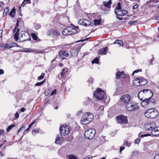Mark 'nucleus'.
I'll return each instance as SVG.
<instances>
[{
	"instance_id": "1",
	"label": "nucleus",
	"mask_w": 159,
	"mask_h": 159,
	"mask_svg": "<svg viewBox=\"0 0 159 159\" xmlns=\"http://www.w3.org/2000/svg\"><path fill=\"white\" fill-rule=\"evenodd\" d=\"M158 114V111L155 108H150L145 111V116L147 118L153 119L156 118Z\"/></svg>"
},
{
	"instance_id": "2",
	"label": "nucleus",
	"mask_w": 159,
	"mask_h": 159,
	"mask_svg": "<svg viewBox=\"0 0 159 159\" xmlns=\"http://www.w3.org/2000/svg\"><path fill=\"white\" fill-rule=\"evenodd\" d=\"M93 114L87 112L84 114L81 118V122L83 124H87L92 121L93 119Z\"/></svg>"
},
{
	"instance_id": "3",
	"label": "nucleus",
	"mask_w": 159,
	"mask_h": 159,
	"mask_svg": "<svg viewBox=\"0 0 159 159\" xmlns=\"http://www.w3.org/2000/svg\"><path fill=\"white\" fill-rule=\"evenodd\" d=\"M155 101L154 99H149L146 98L143 100L141 102L142 106L144 108L153 106L155 104Z\"/></svg>"
},
{
	"instance_id": "4",
	"label": "nucleus",
	"mask_w": 159,
	"mask_h": 159,
	"mask_svg": "<svg viewBox=\"0 0 159 159\" xmlns=\"http://www.w3.org/2000/svg\"><path fill=\"white\" fill-rule=\"evenodd\" d=\"M138 103L135 102H129L126 105V108L129 111H133L139 109Z\"/></svg>"
},
{
	"instance_id": "5",
	"label": "nucleus",
	"mask_w": 159,
	"mask_h": 159,
	"mask_svg": "<svg viewBox=\"0 0 159 159\" xmlns=\"http://www.w3.org/2000/svg\"><path fill=\"white\" fill-rule=\"evenodd\" d=\"M77 31L74 27H68L64 29L62 34L64 35H70L76 33Z\"/></svg>"
},
{
	"instance_id": "6",
	"label": "nucleus",
	"mask_w": 159,
	"mask_h": 159,
	"mask_svg": "<svg viewBox=\"0 0 159 159\" xmlns=\"http://www.w3.org/2000/svg\"><path fill=\"white\" fill-rule=\"evenodd\" d=\"M93 95L97 99L102 100L104 98L105 93L101 89H98L94 92Z\"/></svg>"
},
{
	"instance_id": "7",
	"label": "nucleus",
	"mask_w": 159,
	"mask_h": 159,
	"mask_svg": "<svg viewBox=\"0 0 159 159\" xmlns=\"http://www.w3.org/2000/svg\"><path fill=\"white\" fill-rule=\"evenodd\" d=\"M95 133L96 131L95 129H89L85 132L84 136L86 139H91L93 138Z\"/></svg>"
},
{
	"instance_id": "8",
	"label": "nucleus",
	"mask_w": 159,
	"mask_h": 159,
	"mask_svg": "<svg viewBox=\"0 0 159 159\" xmlns=\"http://www.w3.org/2000/svg\"><path fill=\"white\" fill-rule=\"evenodd\" d=\"M143 93H145L147 96H148V98L152 99L151 98L153 95L152 91L150 89H145L140 91L138 94V97L140 100H142V98H140V95Z\"/></svg>"
},
{
	"instance_id": "9",
	"label": "nucleus",
	"mask_w": 159,
	"mask_h": 159,
	"mask_svg": "<svg viewBox=\"0 0 159 159\" xmlns=\"http://www.w3.org/2000/svg\"><path fill=\"white\" fill-rule=\"evenodd\" d=\"M30 36L28 33L24 31L21 32V36L19 38V40L20 42L26 41L30 38Z\"/></svg>"
},
{
	"instance_id": "10",
	"label": "nucleus",
	"mask_w": 159,
	"mask_h": 159,
	"mask_svg": "<svg viewBox=\"0 0 159 159\" xmlns=\"http://www.w3.org/2000/svg\"><path fill=\"white\" fill-rule=\"evenodd\" d=\"M60 130L61 135L65 136L70 132V128L67 125H63L60 127Z\"/></svg>"
},
{
	"instance_id": "11",
	"label": "nucleus",
	"mask_w": 159,
	"mask_h": 159,
	"mask_svg": "<svg viewBox=\"0 0 159 159\" xmlns=\"http://www.w3.org/2000/svg\"><path fill=\"white\" fill-rule=\"evenodd\" d=\"M156 125L154 122H149L146 124L144 125V128L146 130L149 131H152L154 128L156 127Z\"/></svg>"
},
{
	"instance_id": "12",
	"label": "nucleus",
	"mask_w": 159,
	"mask_h": 159,
	"mask_svg": "<svg viewBox=\"0 0 159 159\" xmlns=\"http://www.w3.org/2000/svg\"><path fill=\"white\" fill-rule=\"evenodd\" d=\"M79 24L85 26H93V23L91 21L86 19H80L78 22Z\"/></svg>"
},
{
	"instance_id": "13",
	"label": "nucleus",
	"mask_w": 159,
	"mask_h": 159,
	"mask_svg": "<svg viewBox=\"0 0 159 159\" xmlns=\"http://www.w3.org/2000/svg\"><path fill=\"white\" fill-rule=\"evenodd\" d=\"M118 122L120 124H126L127 122V118L126 116L123 115L117 116V117Z\"/></svg>"
},
{
	"instance_id": "14",
	"label": "nucleus",
	"mask_w": 159,
	"mask_h": 159,
	"mask_svg": "<svg viewBox=\"0 0 159 159\" xmlns=\"http://www.w3.org/2000/svg\"><path fill=\"white\" fill-rule=\"evenodd\" d=\"M131 96L129 94L124 95L120 98V100L122 103L126 104L129 103L131 99Z\"/></svg>"
},
{
	"instance_id": "15",
	"label": "nucleus",
	"mask_w": 159,
	"mask_h": 159,
	"mask_svg": "<svg viewBox=\"0 0 159 159\" xmlns=\"http://www.w3.org/2000/svg\"><path fill=\"white\" fill-rule=\"evenodd\" d=\"M58 54L63 59H65L66 57H68L69 55V53L68 52L64 50L59 52Z\"/></svg>"
},
{
	"instance_id": "16",
	"label": "nucleus",
	"mask_w": 159,
	"mask_h": 159,
	"mask_svg": "<svg viewBox=\"0 0 159 159\" xmlns=\"http://www.w3.org/2000/svg\"><path fill=\"white\" fill-rule=\"evenodd\" d=\"M115 13L116 15L117 16H122L128 13V11L125 10H121L119 11H117L115 10Z\"/></svg>"
},
{
	"instance_id": "17",
	"label": "nucleus",
	"mask_w": 159,
	"mask_h": 159,
	"mask_svg": "<svg viewBox=\"0 0 159 159\" xmlns=\"http://www.w3.org/2000/svg\"><path fill=\"white\" fill-rule=\"evenodd\" d=\"M151 133L152 135L155 136H159V129L156 126L153 130H152Z\"/></svg>"
},
{
	"instance_id": "18",
	"label": "nucleus",
	"mask_w": 159,
	"mask_h": 159,
	"mask_svg": "<svg viewBox=\"0 0 159 159\" xmlns=\"http://www.w3.org/2000/svg\"><path fill=\"white\" fill-rule=\"evenodd\" d=\"M108 50V48L107 47H106L104 48L100 49L98 52V54L100 55H104L106 54Z\"/></svg>"
},
{
	"instance_id": "19",
	"label": "nucleus",
	"mask_w": 159,
	"mask_h": 159,
	"mask_svg": "<svg viewBox=\"0 0 159 159\" xmlns=\"http://www.w3.org/2000/svg\"><path fill=\"white\" fill-rule=\"evenodd\" d=\"M62 135L60 134L57 135L55 142L56 143L60 144L61 143L62 141Z\"/></svg>"
},
{
	"instance_id": "20",
	"label": "nucleus",
	"mask_w": 159,
	"mask_h": 159,
	"mask_svg": "<svg viewBox=\"0 0 159 159\" xmlns=\"http://www.w3.org/2000/svg\"><path fill=\"white\" fill-rule=\"evenodd\" d=\"M78 52L79 49L77 48L73 49L71 51V55L74 57L77 56Z\"/></svg>"
},
{
	"instance_id": "21",
	"label": "nucleus",
	"mask_w": 159,
	"mask_h": 159,
	"mask_svg": "<svg viewBox=\"0 0 159 159\" xmlns=\"http://www.w3.org/2000/svg\"><path fill=\"white\" fill-rule=\"evenodd\" d=\"M121 77L122 78H125V76L123 72L118 71L116 75V78L117 79H119Z\"/></svg>"
},
{
	"instance_id": "22",
	"label": "nucleus",
	"mask_w": 159,
	"mask_h": 159,
	"mask_svg": "<svg viewBox=\"0 0 159 159\" xmlns=\"http://www.w3.org/2000/svg\"><path fill=\"white\" fill-rule=\"evenodd\" d=\"M15 43H6L4 44V47L5 48H10L13 47H15Z\"/></svg>"
},
{
	"instance_id": "23",
	"label": "nucleus",
	"mask_w": 159,
	"mask_h": 159,
	"mask_svg": "<svg viewBox=\"0 0 159 159\" xmlns=\"http://www.w3.org/2000/svg\"><path fill=\"white\" fill-rule=\"evenodd\" d=\"M139 80H140V85H144L146 84L148 82L147 80L141 77L139 78Z\"/></svg>"
},
{
	"instance_id": "24",
	"label": "nucleus",
	"mask_w": 159,
	"mask_h": 159,
	"mask_svg": "<svg viewBox=\"0 0 159 159\" xmlns=\"http://www.w3.org/2000/svg\"><path fill=\"white\" fill-rule=\"evenodd\" d=\"M112 2L111 0H109L108 2H103V4L105 7L107 8H110L111 4Z\"/></svg>"
},
{
	"instance_id": "25",
	"label": "nucleus",
	"mask_w": 159,
	"mask_h": 159,
	"mask_svg": "<svg viewBox=\"0 0 159 159\" xmlns=\"http://www.w3.org/2000/svg\"><path fill=\"white\" fill-rule=\"evenodd\" d=\"M139 80V78H137L133 81V83L134 85L136 86H140Z\"/></svg>"
},
{
	"instance_id": "26",
	"label": "nucleus",
	"mask_w": 159,
	"mask_h": 159,
	"mask_svg": "<svg viewBox=\"0 0 159 159\" xmlns=\"http://www.w3.org/2000/svg\"><path fill=\"white\" fill-rule=\"evenodd\" d=\"M18 23H19V20H17V23L16 24V25L14 28V32L15 33H17L19 34V32L20 31L19 29H18Z\"/></svg>"
},
{
	"instance_id": "27",
	"label": "nucleus",
	"mask_w": 159,
	"mask_h": 159,
	"mask_svg": "<svg viewBox=\"0 0 159 159\" xmlns=\"http://www.w3.org/2000/svg\"><path fill=\"white\" fill-rule=\"evenodd\" d=\"M33 51V50L30 48H24L23 50H18L17 52H31Z\"/></svg>"
},
{
	"instance_id": "28",
	"label": "nucleus",
	"mask_w": 159,
	"mask_h": 159,
	"mask_svg": "<svg viewBox=\"0 0 159 159\" xmlns=\"http://www.w3.org/2000/svg\"><path fill=\"white\" fill-rule=\"evenodd\" d=\"M94 106V108L95 110L97 111H98L99 109L101 110V108L102 107V109H103V106H100L99 104H95Z\"/></svg>"
},
{
	"instance_id": "29",
	"label": "nucleus",
	"mask_w": 159,
	"mask_h": 159,
	"mask_svg": "<svg viewBox=\"0 0 159 159\" xmlns=\"http://www.w3.org/2000/svg\"><path fill=\"white\" fill-rule=\"evenodd\" d=\"M16 13V9L13 8L10 12L9 13V15L12 17H14Z\"/></svg>"
},
{
	"instance_id": "30",
	"label": "nucleus",
	"mask_w": 159,
	"mask_h": 159,
	"mask_svg": "<svg viewBox=\"0 0 159 159\" xmlns=\"http://www.w3.org/2000/svg\"><path fill=\"white\" fill-rule=\"evenodd\" d=\"M116 43L119 44L121 46H123L124 44L122 41L119 40H116V41L113 43V44H114Z\"/></svg>"
},
{
	"instance_id": "31",
	"label": "nucleus",
	"mask_w": 159,
	"mask_h": 159,
	"mask_svg": "<svg viewBox=\"0 0 159 159\" xmlns=\"http://www.w3.org/2000/svg\"><path fill=\"white\" fill-rule=\"evenodd\" d=\"M28 3H31L30 0H24L20 7H23L25 5Z\"/></svg>"
},
{
	"instance_id": "32",
	"label": "nucleus",
	"mask_w": 159,
	"mask_h": 159,
	"mask_svg": "<svg viewBox=\"0 0 159 159\" xmlns=\"http://www.w3.org/2000/svg\"><path fill=\"white\" fill-rule=\"evenodd\" d=\"M9 11V8L8 7H6L4 9L3 13V16H6L8 12Z\"/></svg>"
},
{
	"instance_id": "33",
	"label": "nucleus",
	"mask_w": 159,
	"mask_h": 159,
	"mask_svg": "<svg viewBox=\"0 0 159 159\" xmlns=\"http://www.w3.org/2000/svg\"><path fill=\"white\" fill-rule=\"evenodd\" d=\"M54 32L53 29H50L47 32V35L48 36H50L53 35Z\"/></svg>"
},
{
	"instance_id": "34",
	"label": "nucleus",
	"mask_w": 159,
	"mask_h": 159,
	"mask_svg": "<svg viewBox=\"0 0 159 159\" xmlns=\"http://www.w3.org/2000/svg\"><path fill=\"white\" fill-rule=\"evenodd\" d=\"M93 22L95 25H99L101 24V20L96 19L93 20Z\"/></svg>"
},
{
	"instance_id": "35",
	"label": "nucleus",
	"mask_w": 159,
	"mask_h": 159,
	"mask_svg": "<svg viewBox=\"0 0 159 159\" xmlns=\"http://www.w3.org/2000/svg\"><path fill=\"white\" fill-rule=\"evenodd\" d=\"M51 89L49 88L48 89L46 90L44 93L45 95L46 96L48 95L50 92Z\"/></svg>"
},
{
	"instance_id": "36",
	"label": "nucleus",
	"mask_w": 159,
	"mask_h": 159,
	"mask_svg": "<svg viewBox=\"0 0 159 159\" xmlns=\"http://www.w3.org/2000/svg\"><path fill=\"white\" fill-rule=\"evenodd\" d=\"M15 126V125L14 124L11 125L9 126L7 128L6 131L7 132H8L10 130L12 129Z\"/></svg>"
},
{
	"instance_id": "37",
	"label": "nucleus",
	"mask_w": 159,
	"mask_h": 159,
	"mask_svg": "<svg viewBox=\"0 0 159 159\" xmlns=\"http://www.w3.org/2000/svg\"><path fill=\"white\" fill-rule=\"evenodd\" d=\"M90 99H89V98H85V101L84 102V104L87 105V104L90 102Z\"/></svg>"
},
{
	"instance_id": "38",
	"label": "nucleus",
	"mask_w": 159,
	"mask_h": 159,
	"mask_svg": "<svg viewBox=\"0 0 159 159\" xmlns=\"http://www.w3.org/2000/svg\"><path fill=\"white\" fill-rule=\"evenodd\" d=\"M99 62V59L97 58H95L93 61H92V63L98 64Z\"/></svg>"
},
{
	"instance_id": "39",
	"label": "nucleus",
	"mask_w": 159,
	"mask_h": 159,
	"mask_svg": "<svg viewBox=\"0 0 159 159\" xmlns=\"http://www.w3.org/2000/svg\"><path fill=\"white\" fill-rule=\"evenodd\" d=\"M53 35H55L56 36H59L60 34L58 31L56 30H54Z\"/></svg>"
},
{
	"instance_id": "40",
	"label": "nucleus",
	"mask_w": 159,
	"mask_h": 159,
	"mask_svg": "<svg viewBox=\"0 0 159 159\" xmlns=\"http://www.w3.org/2000/svg\"><path fill=\"white\" fill-rule=\"evenodd\" d=\"M39 132V129H33L32 131V134L33 135H35L36 134L38 133Z\"/></svg>"
},
{
	"instance_id": "41",
	"label": "nucleus",
	"mask_w": 159,
	"mask_h": 159,
	"mask_svg": "<svg viewBox=\"0 0 159 159\" xmlns=\"http://www.w3.org/2000/svg\"><path fill=\"white\" fill-rule=\"evenodd\" d=\"M14 39L16 41H17L19 39L18 38V34L17 33H15L14 34Z\"/></svg>"
},
{
	"instance_id": "42",
	"label": "nucleus",
	"mask_w": 159,
	"mask_h": 159,
	"mask_svg": "<svg viewBox=\"0 0 159 159\" xmlns=\"http://www.w3.org/2000/svg\"><path fill=\"white\" fill-rule=\"evenodd\" d=\"M45 75V73H42L41 74V75L38 77V80H40L42 79L43 78Z\"/></svg>"
},
{
	"instance_id": "43",
	"label": "nucleus",
	"mask_w": 159,
	"mask_h": 159,
	"mask_svg": "<svg viewBox=\"0 0 159 159\" xmlns=\"http://www.w3.org/2000/svg\"><path fill=\"white\" fill-rule=\"evenodd\" d=\"M44 81H45V80H43V81H42V82H37L35 85V86H40V85H42L44 82Z\"/></svg>"
},
{
	"instance_id": "44",
	"label": "nucleus",
	"mask_w": 159,
	"mask_h": 159,
	"mask_svg": "<svg viewBox=\"0 0 159 159\" xmlns=\"http://www.w3.org/2000/svg\"><path fill=\"white\" fill-rule=\"evenodd\" d=\"M68 158L69 159H78L76 156L73 155H69Z\"/></svg>"
},
{
	"instance_id": "45",
	"label": "nucleus",
	"mask_w": 159,
	"mask_h": 159,
	"mask_svg": "<svg viewBox=\"0 0 159 159\" xmlns=\"http://www.w3.org/2000/svg\"><path fill=\"white\" fill-rule=\"evenodd\" d=\"M32 38L35 40H37V37L34 34H31Z\"/></svg>"
},
{
	"instance_id": "46",
	"label": "nucleus",
	"mask_w": 159,
	"mask_h": 159,
	"mask_svg": "<svg viewBox=\"0 0 159 159\" xmlns=\"http://www.w3.org/2000/svg\"><path fill=\"white\" fill-rule=\"evenodd\" d=\"M123 145H125L128 147H129L130 145V143H128L127 141H125Z\"/></svg>"
},
{
	"instance_id": "47",
	"label": "nucleus",
	"mask_w": 159,
	"mask_h": 159,
	"mask_svg": "<svg viewBox=\"0 0 159 159\" xmlns=\"http://www.w3.org/2000/svg\"><path fill=\"white\" fill-rule=\"evenodd\" d=\"M116 9L118 11L121 10L120 3V2L118 3L117 4V7H116Z\"/></svg>"
},
{
	"instance_id": "48",
	"label": "nucleus",
	"mask_w": 159,
	"mask_h": 159,
	"mask_svg": "<svg viewBox=\"0 0 159 159\" xmlns=\"http://www.w3.org/2000/svg\"><path fill=\"white\" fill-rule=\"evenodd\" d=\"M139 136H140L141 137L143 138L144 137H146L149 135H150L151 134H145L143 135H141L140 134H139Z\"/></svg>"
},
{
	"instance_id": "49",
	"label": "nucleus",
	"mask_w": 159,
	"mask_h": 159,
	"mask_svg": "<svg viewBox=\"0 0 159 159\" xmlns=\"http://www.w3.org/2000/svg\"><path fill=\"white\" fill-rule=\"evenodd\" d=\"M55 59H54L53 60H52L51 61V65L52 66L53 68H54V67L55 66H56V64H54L53 63L54 61H55Z\"/></svg>"
},
{
	"instance_id": "50",
	"label": "nucleus",
	"mask_w": 159,
	"mask_h": 159,
	"mask_svg": "<svg viewBox=\"0 0 159 159\" xmlns=\"http://www.w3.org/2000/svg\"><path fill=\"white\" fill-rule=\"evenodd\" d=\"M88 82L89 84H92L93 82V79L92 78H90L88 80Z\"/></svg>"
},
{
	"instance_id": "51",
	"label": "nucleus",
	"mask_w": 159,
	"mask_h": 159,
	"mask_svg": "<svg viewBox=\"0 0 159 159\" xmlns=\"http://www.w3.org/2000/svg\"><path fill=\"white\" fill-rule=\"evenodd\" d=\"M25 127L24 126H22L18 130V134L19 133L21 130L22 129H25Z\"/></svg>"
},
{
	"instance_id": "52",
	"label": "nucleus",
	"mask_w": 159,
	"mask_h": 159,
	"mask_svg": "<svg viewBox=\"0 0 159 159\" xmlns=\"http://www.w3.org/2000/svg\"><path fill=\"white\" fill-rule=\"evenodd\" d=\"M56 91L57 90L56 89H54L51 92L50 96H52V95L55 94L56 93Z\"/></svg>"
},
{
	"instance_id": "53",
	"label": "nucleus",
	"mask_w": 159,
	"mask_h": 159,
	"mask_svg": "<svg viewBox=\"0 0 159 159\" xmlns=\"http://www.w3.org/2000/svg\"><path fill=\"white\" fill-rule=\"evenodd\" d=\"M140 140L139 139L137 138L135 140L134 143L136 144H138L139 143Z\"/></svg>"
},
{
	"instance_id": "54",
	"label": "nucleus",
	"mask_w": 159,
	"mask_h": 159,
	"mask_svg": "<svg viewBox=\"0 0 159 159\" xmlns=\"http://www.w3.org/2000/svg\"><path fill=\"white\" fill-rule=\"evenodd\" d=\"M65 69H63L62 70V72L61 73V75L63 77H64L65 76V72H64L65 71Z\"/></svg>"
},
{
	"instance_id": "55",
	"label": "nucleus",
	"mask_w": 159,
	"mask_h": 159,
	"mask_svg": "<svg viewBox=\"0 0 159 159\" xmlns=\"http://www.w3.org/2000/svg\"><path fill=\"white\" fill-rule=\"evenodd\" d=\"M137 21L136 20H133L132 21H130L129 22V25H131L133 24H134L136 23Z\"/></svg>"
},
{
	"instance_id": "56",
	"label": "nucleus",
	"mask_w": 159,
	"mask_h": 159,
	"mask_svg": "<svg viewBox=\"0 0 159 159\" xmlns=\"http://www.w3.org/2000/svg\"><path fill=\"white\" fill-rule=\"evenodd\" d=\"M142 71V70L141 69H140V70H134L133 73V75H134V74L135 73H137V72H138L139 71Z\"/></svg>"
},
{
	"instance_id": "57",
	"label": "nucleus",
	"mask_w": 159,
	"mask_h": 159,
	"mask_svg": "<svg viewBox=\"0 0 159 159\" xmlns=\"http://www.w3.org/2000/svg\"><path fill=\"white\" fill-rule=\"evenodd\" d=\"M138 7V4H136V5H135L133 6V10H135Z\"/></svg>"
},
{
	"instance_id": "58",
	"label": "nucleus",
	"mask_w": 159,
	"mask_h": 159,
	"mask_svg": "<svg viewBox=\"0 0 159 159\" xmlns=\"http://www.w3.org/2000/svg\"><path fill=\"white\" fill-rule=\"evenodd\" d=\"M35 28H36V29L38 30L39 29V28H40V25H39V24H37L35 26Z\"/></svg>"
},
{
	"instance_id": "59",
	"label": "nucleus",
	"mask_w": 159,
	"mask_h": 159,
	"mask_svg": "<svg viewBox=\"0 0 159 159\" xmlns=\"http://www.w3.org/2000/svg\"><path fill=\"white\" fill-rule=\"evenodd\" d=\"M35 121L34 120H33L32 122L29 125V127L31 128V127L35 123Z\"/></svg>"
},
{
	"instance_id": "60",
	"label": "nucleus",
	"mask_w": 159,
	"mask_h": 159,
	"mask_svg": "<svg viewBox=\"0 0 159 159\" xmlns=\"http://www.w3.org/2000/svg\"><path fill=\"white\" fill-rule=\"evenodd\" d=\"M125 147H124L122 146L121 147L120 149V152H121L122 151H123L125 149Z\"/></svg>"
},
{
	"instance_id": "61",
	"label": "nucleus",
	"mask_w": 159,
	"mask_h": 159,
	"mask_svg": "<svg viewBox=\"0 0 159 159\" xmlns=\"http://www.w3.org/2000/svg\"><path fill=\"white\" fill-rule=\"evenodd\" d=\"M15 118H18L19 117V115L18 113L17 112H16L15 114Z\"/></svg>"
},
{
	"instance_id": "62",
	"label": "nucleus",
	"mask_w": 159,
	"mask_h": 159,
	"mask_svg": "<svg viewBox=\"0 0 159 159\" xmlns=\"http://www.w3.org/2000/svg\"><path fill=\"white\" fill-rule=\"evenodd\" d=\"M154 159H159V154L156 155L154 157Z\"/></svg>"
},
{
	"instance_id": "63",
	"label": "nucleus",
	"mask_w": 159,
	"mask_h": 159,
	"mask_svg": "<svg viewBox=\"0 0 159 159\" xmlns=\"http://www.w3.org/2000/svg\"><path fill=\"white\" fill-rule=\"evenodd\" d=\"M4 73V70L2 69H0V75L3 74Z\"/></svg>"
},
{
	"instance_id": "64",
	"label": "nucleus",
	"mask_w": 159,
	"mask_h": 159,
	"mask_svg": "<svg viewBox=\"0 0 159 159\" xmlns=\"http://www.w3.org/2000/svg\"><path fill=\"white\" fill-rule=\"evenodd\" d=\"M20 110L21 111L24 112L26 110V109L24 107H22L21 109Z\"/></svg>"
}]
</instances>
